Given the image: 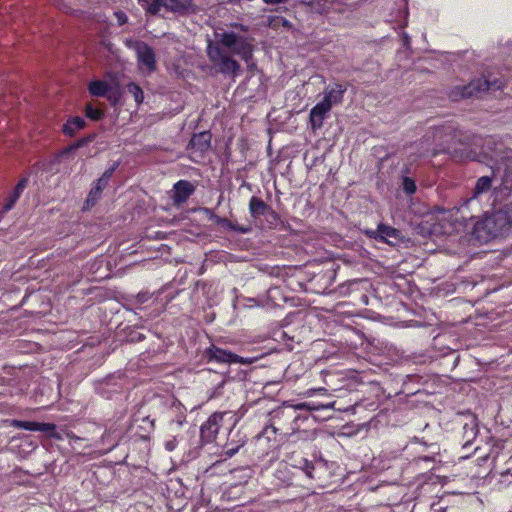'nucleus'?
<instances>
[{
  "label": "nucleus",
  "mask_w": 512,
  "mask_h": 512,
  "mask_svg": "<svg viewBox=\"0 0 512 512\" xmlns=\"http://www.w3.org/2000/svg\"><path fill=\"white\" fill-rule=\"evenodd\" d=\"M253 39L235 32H224L218 43L208 42L207 56L215 69L221 74L236 75L240 70V64L233 59L224 48L232 54L240 56L242 60L249 63L253 59Z\"/></svg>",
  "instance_id": "f257e3e1"
},
{
  "label": "nucleus",
  "mask_w": 512,
  "mask_h": 512,
  "mask_svg": "<svg viewBox=\"0 0 512 512\" xmlns=\"http://www.w3.org/2000/svg\"><path fill=\"white\" fill-rule=\"evenodd\" d=\"M349 394L354 396V398L350 397V402L353 401V404L346 407L341 406L338 403V400L332 401L330 399H326L323 401H305L298 405L284 404L283 406L273 409L269 415L273 420L274 425L276 424V427L279 430V435H291L300 429L301 423L307 420V417L302 416L299 413V410L305 409L308 411H319L324 409H336L339 411L352 410L353 413H356L361 404L358 402L356 394Z\"/></svg>",
  "instance_id": "f03ea898"
},
{
  "label": "nucleus",
  "mask_w": 512,
  "mask_h": 512,
  "mask_svg": "<svg viewBox=\"0 0 512 512\" xmlns=\"http://www.w3.org/2000/svg\"><path fill=\"white\" fill-rule=\"evenodd\" d=\"M477 137L476 134L462 132L452 124L435 127L432 130V139L435 146L431 150V156L448 154L454 162L477 161V147L471 143H465V138Z\"/></svg>",
  "instance_id": "7ed1b4c3"
},
{
  "label": "nucleus",
  "mask_w": 512,
  "mask_h": 512,
  "mask_svg": "<svg viewBox=\"0 0 512 512\" xmlns=\"http://www.w3.org/2000/svg\"><path fill=\"white\" fill-rule=\"evenodd\" d=\"M438 450L439 447L436 443L428 442L424 440V438L413 437L401 450L397 449L384 452L382 462H388L387 468L394 466L403 468L411 461H433V455L437 454ZM383 466H385V464H383Z\"/></svg>",
  "instance_id": "20e7f679"
},
{
  "label": "nucleus",
  "mask_w": 512,
  "mask_h": 512,
  "mask_svg": "<svg viewBox=\"0 0 512 512\" xmlns=\"http://www.w3.org/2000/svg\"><path fill=\"white\" fill-rule=\"evenodd\" d=\"M512 226L508 215L502 211L486 214L477 220L472 228L470 241L486 244L491 240L506 235Z\"/></svg>",
  "instance_id": "39448f33"
},
{
  "label": "nucleus",
  "mask_w": 512,
  "mask_h": 512,
  "mask_svg": "<svg viewBox=\"0 0 512 512\" xmlns=\"http://www.w3.org/2000/svg\"><path fill=\"white\" fill-rule=\"evenodd\" d=\"M503 87L504 83L500 79H494L491 81L485 78H477L466 85L453 87L449 92V97L452 101L473 97L478 98L487 91H496L502 89Z\"/></svg>",
  "instance_id": "423d86ee"
},
{
  "label": "nucleus",
  "mask_w": 512,
  "mask_h": 512,
  "mask_svg": "<svg viewBox=\"0 0 512 512\" xmlns=\"http://www.w3.org/2000/svg\"><path fill=\"white\" fill-rule=\"evenodd\" d=\"M337 469H339V465L334 461L322 458L314 459L309 469L306 470L305 479L314 487L325 488L334 482Z\"/></svg>",
  "instance_id": "0eeeda50"
},
{
  "label": "nucleus",
  "mask_w": 512,
  "mask_h": 512,
  "mask_svg": "<svg viewBox=\"0 0 512 512\" xmlns=\"http://www.w3.org/2000/svg\"><path fill=\"white\" fill-rule=\"evenodd\" d=\"M465 139L467 140L465 143H471L477 147V154H479L477 162L487 164L488 161H492L499 156V145L501 143L496 136L477 135V137H470Z\"/></svg>",
  "instance_id": "6e6552de"
},
{
  "label": "nucleus",
  "mask_w": 512,
  "mask_h": 512,
  "mask_svg": "<svg viewBox=\"0 0 512 512\" xmlns=\"http://www.w3.org/2000/svg\"><path fill=\"white\" fill-rule=\"evenodd\" d=\"M212 135L209 131H203L193 134L188 145L187 151L189 158L194 163H202L206 153L211 148Z\"/></svg>",
  "instance_id": "1a4fd4ad"
},
{
  "label": "nucleus",
  "mask_w": 512,
  "mask_h": 512,
  "mask_svg": "<svg viewBox=\"0 0 512 512\" xmlns=\"http://www.w3.org/2000/svg\"><path fill=\"white\" fill-rule=\"evenodd\" d=\"M203 357H204V359H206V361L208 363H211V362L218 363V364H232V363L246 364V363H249V361H247L243 357H241L229 350L218 347L214 344H211L208 348L205 349V351L203 352Z\"/></svg>",
  "instance_id": "9d476101"
},
{
  "label": "nucleus",
  "mask_w": 512,
  "mask_h": 512,
  "mask_svg": "<svg viewBox=\"0 0 512 512\" xmlns=\"http://www.w3.org/2000/svg\"><path fill=\"white\" fill-rule=\"evenodd\" d=\"M226 415L227 412H214L202 423L200 426V439L202 443H212L215 441Z\"/></svg>",
  "instance_id": "9b49d317"
},
{
  "label": "nucleus",
  "mask_w": 512,
  "mask_h": 512,
  "mask_svg": "<svg viewBox=\"0 0 512 512\" xmlns=\"http://www.w3.org/2000/svg\"><path fill=\"white\" fill-rule=\"evenodd\" d=\"M131 430L139 440H150L151 434L155 430L154 420L138 412L133 416Z\"/></svg>",
  "instance_id": "f8f14e48"
},
{
  "label": "nucleus",
  "mask_w": 512,
  "mask_h": 512,
  "mask_svg": "<svg viewBox=\"0 0 512 512\" xmlns=\"http://www.w3.org/2000/svg\"><path fill=\"white\" fill-rule=\"evenodd\" d=\"M299 477L291 470L288 465L280 464L272 475L271 489L280 490L281 488L298 485Z\"/></svg>",
  "instance_id": "ddd939ff"
},
{
  "label": "nucleus",
  "mask_w": 512,
  "mask_h": 512,
  "mask_svg": "<svg viewBox=\"0 0 512 512\" xmlns=\"http://www.w3.org/2000/svg\"><path fill=\"white\" fill-rule=\"evenodd\" d=\"M512 194V168H505L500 176V183L493 188V203L506 201Z\"/></svg>",
  "instance_id": "4468645a"
},
{
  "label": "nucleus",
  "mask_w": 512,
  "mask_h": 512,
  "mask_svg": "<svg viewBox=\"0 0 512 512\" xmlns=\"http://www.w3.org/2000/svg\"><path fill=\"white\" fill-rule=\"evenodd\" d=\"M312 460L307 459L300 450L291 451L284 462L285 465L293 470L298 477L306 476V470L309 469Z\"/></svg>",
  "instance_id": "2eb2a0df"
},
{
  "label": "nucleus",
  "mask_w": 512,
  "mask_h": 512,
  "mask_svg": "<svg viewBox=\"0 0 512 512\" xmlns=\"http://www.w3.org/2000/svg\"><path fill=\"white\" fill-rule=\"evenodd\" d=\"M138 64L144 66L149 72L156 70V56L152 47L145 42H140L136 46Z\"/></svg>",
  "instance_id": "dca6fc26"
},
{
  "label": "nucleus",
  "mask_w": 512,
  "mask_h": 512,
  "mask_svg": "<svg viewBox=\"0 0 512 512\" xmlns=\"http://www.w3.org/2000/svg\"><path fill=\"white\" fill-rule=\"evenodd\" d=\"M346 91L347 85L341 83L329 85L324 90V97L322 101L332 108L334 105H339L343 102Z\"/></svg>",
  "instance_id": "f3484780"
},
{
  "label": "nucleus",
  "mask_w": 512,
  "mask_h": 512,
  "mask_svg": "<svg viewBox=\"0 0 512 512\" xmlns=\"http://www.w3.org/2000/svg\"><path fill=\"white\" fill-rule=\"evenodd\" d=\"M496 176L495 170H492V176H482L479 177L475 183L473 192L471 197L468 198L469 204L477 205V201H480V197L483 194L488 193L489 191H493L492 184L493 178Z\"/></svg>",
  "instance_id": "a211bd4d"
},
{
  "label": "nucleus",
  "mask_w": 512,
  "mask_h": 512,
  "mask_svg": "<svg viewBox=\"0 0 512 512\" xmlns=\"http://www.w3.org/2000/svg\"><path fill=\"white\" fill-rule=\"evenodd\" d=\"M331 107L326 105L323 101L317 103L309 113V124L313 131L320 129L323 126L324 120L327 118Z\"/></svg>",
  "instance_id": "6ab92c4d"
},
{
  "label": "nucleus",
  "mask_w": 512,
  "mask_h": 512,
  "mask_svg": "<svg viewBox=\"0 0 512 512\" xmlns=\"http://www.w3.org/2000/svg\"><path fill=\"white\" fill-rule=\"evenodd\" d=\"M173 192L174 204L181 205L195 192V186L188 180H179L174 184Z\"/></svg>",
  "instance_id": "aec40b11"
},
{
  "label": "nucleus",
  "mask_w": 512,
  "mask_h": 512,
  "mask_svg": "<svg viewBox=\"0 0 512 512\" xmlns=\"http://www.w3.org/2000/svg\"><path fill=\"white\" fill-rule=\"evenodd\" d=\"M163 7L174 13H190L195 11L193 0H162Z\"/></svg>",
  "instance_id": "412c9836"
},
{
  "label": "nucleus",
  "mask_w": 512,
  "mask_h": 512,
  "mask_svg": "<svg viewBox=\"0 0 512 512\" xmlns=\"http://www.w3.org/2000/svg\"><path fill=\"white\" fill-rule=\"evenodd\" d=\"M28 182H29L28 177H22L18 181L13 192L5 199V203L3 205L4 212L10 211L15 206L16 202L19 200L23 191L26 189Z\"/></svg>",
  "instance_id": "4be33fe9"
},
{
  "label": "nucleus",
  "mask_w": 512,
  "mask_h": 512,
  "mask_svg": "<svg viewBox=\"0 0 512 512\" xmlns=\"http://www.w3.org/2000/svg\"><path fill=\"white\" fill-rule=\"evenodd\" d=\"M481 212L480 201H477V205L469 204L468 198L465 199L457 208L456 214L460 215V219L463 222L473 220L477 214Z\"/></svg>",
  "instance_id": "5701e85b"
},
{
  "label": "nucleus",
  "mask_w": 512,
  "mask_h": 512,
  "mask_svg": "<svg viewBox=\"0 0 512 512\" xmlns=\"http://www.w3.org/2000/svg\"><path fill=\"white\" fill-rule=\"evenodd\" d=\"M249 213L255 220L265 217L271 206L257 196H252L249 200Z\"/></svg>",
  "instance_id": "b1692460"
},
{
  "label": "nucleus",
  "mask_w": 512,
  "mask_h": 512,
  "mask_svg": "<svg viewBox=\"0 0 512 512\" xmlns=\"http://www.w3.org/2000/svg\"><path fill=\"white\" fill-rule=\"evenodd\" d=\"M85 126L86 122L82 117H69L62 126V132L66 136L73 137L77 131L83 129Z\"/></svg>",
  "instance_id": "393cba45"
},
{
  "label": "nucleus",
  "mask_w": 512,
  "mask_h": 512,
  "mask_svg": "<svg viewBox=\"0 0 512 512\" xmlns=\"http://www.w3.org/2000/svg\"><path fill=\"white\" fill-rule=\"evenodd\" d=\"M398 233V230L394 227L380 223L371 236L378 241L388 242L389 238H397Z\"/></svg>",
  "instance_id": "a878e982"
},
{
  "label": "nucleus",
  "mask_w": 512,
  "mask_h": 512,
  "mask_svg": "<svg viewBox=\"0 0 512 512\" xmlns=\"http://www.w3.org/2000/svg\"><path fill=\"white\" fill-rule=\"evenodd\" d=\"M110 85L103 80H92L88 83L87 89L93 97H104L110 90Z\"/></svg>",
  "instance_id": "bb28decb"
},
{
  "label": "nucleus",
  "mask_w": 512,
  "mask_h": 512,
  "mask_svg": "<svg viewBox=\"0 0 512 512\" xmlns=\"http://www.w3.org/2000/svg\"><path fill=\"white\" fill-rule=\"evenodd\" d=\"M215 222L218 225H220L226 229H229L231 231L241 233V234L249 233L252 230V227L250 225H248V226L239 225L237 223L232 222L231 220H229L227 218H223V217H219V216H215Z\"/></svg>",
  "instance_id": "cd10ccee"
},
{
  "label": "nucleus",
  "mask_w": 512,
  "mask_h": 512,
  "mask_svg": "<svg viewBox=\"0 0 512 512\" xmlns=\"http://www.w3.org/2000/svg\"><path fill=\"white\" fill-rule=\"evenodd\" d=\"M244 445V441L240 442H234V441H230V442H227L221 449V452L218 454V456L220 457V459L218 460L219 461H225L227 459H230L232 458L236 453H238V451L240 450L241 447H243Z\"/></svg>",
  "instance_id": "c85d7f7f"
},
{
  "label": "nucleus",
  "mask_w": 512,
  "mask_h": 512,
  "mask_svg": "<svg viewBox=\"0 0 512 512\" xmlns=\"http://www.w3.org/2000/svg\"><path fill=\"white\" fill-rule=\"evenodd\" d=\"M279 434V430L276 427V424L274 425L273 420L269 419V424L266 425L263 430L258 434L257 438L258 441L266 439L268 442L274 441L276 442V435Z\"/></svg>",
  "instance_id": "c756f323"
},
{
  "label": "nucleus",
  "mask_w": 512,
  "mask_h": 512,
  "mask_svg": "<svg viewBox=\"0 0 512 512\" xmlns=\"http://www.w3.org/2000/svg\"><path fill=\"white\" fill-rule=\"evenodd\" d=\"M216 385L212 389L207 390L209 399L218 398L223 394V389L226 384V379L222 374L214 373Z\"/></svg>",
  "instance_id": "7c9ffc66"
},
{
  "label": "nucleus",
  "mask_w": 512,
  "mask_h": 512,
  "mask_svg": "<svg viewBox=\"0 0 512 512\" xmlns=\"http://www.w3.org/2000/svg\"><path fill=\"white\" fill-rule=\"evenodd\" d=\"M102 192L103 186H93L85 201L84 209H89L94 206L101 197Z\"/></svg>",
  "instance_id": "2f4dec72"
},
{
  "label": "nucleus",
  "mask_w": 512,
  "mask_h": 512,
  "mask_svg": "<svg viewBox=\"0 0 512 512\" xmlns=\"http://www.w3.org/2000/svg\"><path fill=\"white\" fill-rule=\"evenodd\" d=\"M84 112L85 116L92 121H99L104 117V111L100 108L94 107L92 104H87Z\"/></svg>",
  "instance_id": "473e14b6"
},
{
  "label": "nucleus",
  "mask_w": 512,
  "mask_h": 512,
  "mask_svg": "<svg viewBox=\"0 0 512 512\" xmlns=\"http://www.w3.org/2000/svg\"><path fill=\"white\" fill-rule=\"evenodd\" d=\"M128 92L132 94L136 104L139 106L144 100V93L142 88L136 83H130L127 85Z\"/></svg>",
  "instance_id": "72a5a7b5"
},
{
  "label": "nucleus",
  "mask_w": 512,
  "mask_h": 512,
  "mask_svg": "<svg viewBox=\"0 0 512 512\" xmlns=\"http://www.w3.org/2000/svg\"><path fill=\"white\" fill-rule=\"evenodd\" d=\"M38 423L36 421H23V420H14L12 426L18 429H24L28 431H38Z\"/></svg>",
  "instance_id": "f704fd0d"
},
{
  "label": "nucleus",
  "mask_w": 512,
  "mask_h": 512,
  "mask_svg": "<svg viewBox=\"0 0 512 512\" xmlns=\"http://www.w3.org/2000/svg\"><path fill=\"white\" fill-rule=\"evenodd\" d=\"M265 220L269 228H276L280 223V216L271 207L265 216Z\"/></svg>",
  "instance_id": "c9c22d12"
},
{
  "label": "nucleus",
  "mask_w": 512,
  "mask_h": 512,
  "mask_svg": "<svg viewBox=\"0 0 512 512\" xmlns=\"http://www.w3.org/2000/svg\"><path fill=\"white\" fill-rule=\"evenodd\" d=\"M402 188L407 195L414 194L417 189L415 181L407 176L402 179Z\"/></svg>",
  "instance_id": "e433bc0d"
},
{
  "label": "nucleus",
  "mask_w": 512,
  "mask_h": 512,
  "mask_svg": "<svg viewBox=\"0 0 512 512\" xmlns=\"http://www.w3.org/2000/svg\"><path fill=\"white\" fill-rule=\"evenodd\" d=\"M104 97L107 98L111 106H116L120 102L121 92L119 89H112L110 87L108 94H106Z\"/></svg>",
  "instance_id": "4c0bfd02"
},
{
  "label": "nucleus",
  "mask_w": 512,
  "mask_h": 512,
  "mask_svg": "<svg viewBox=\"0 0 512 512\" xmlns=\"http://www.w3.org/2000/svg\"><path fill=\"white\" fill-rule=\"evenodd\" d=\"M119 163L118 162H115L112 166H110L109 168H107L102 176L100 177V182H103L104 185H107L109 180L111 179L113 173L115 172V170L117 169Z\"/></svg>",
  "instance_id": "58836bf2"
},
{
  "label": "nucleus",
  "mask_w": 512,
  "mask_h": 512,
  "mask_svg": "<svg viewBox=\"0 0 512 512\" xmlns=\"http://www.w3.org/2000/svg\"><path fill=\"white\" fill-rule=\"evenodd\" d=\"M94 138H95V135H93V134L82 137V138L78 139L77 141L73 142L74 148H76V150L79 148H82V147L86 146L88 143L92 142L94 140Z\"/></svg>",
  "instance_id": "ea45409f"
},
{
  "label": "nucleus",
  "mask_w": 512,
  "mask_h": 512,
  "mask_svg": "<svg viewBox=\"0 0 512 512\" xmlns=\"http://www.w3.org/2000/svg\"><path fill=\"white\" fill-rule=\"evenodd\" d=\"M56 429V425L53 423H38V431L46 433L48 436L53 430Z\"/></svg>",
  "instance_id": "a19ab883"
},
{
  "label": "nucleus",
  "mask_w": 512,
  "mask_h": 512,
  "mask_svg": "<svg viewBox=\"0 0 512 512\" xmlns=\"http://www.w3.org/2000/svg\"><path fill=\"white\" fill-rule=\"evenodd\" d=\"M161 7H163L162 0H155L149 5L148 11L151 14H157Z\"/></svg>",
  "instance_id": "79ce46f5"
},
{
  "label": "nucleus",
  "mask_w": 512,
  "mask_h": 512,
  "mask_svg": "<svg viewBox=\"0 0 512 512\" xmlns=\"http://www.w3.org/2000/svg\"><path fill=\"white\" fill-rule=\"evenodd\" d=\"M176 446H177L176 438H173V439L165 442V449L167 451H170V452L173 451L176 448Z\"/></svg>",
  "instance_id": "37998d69"
},
{
  "label": "nucleus",
  "mask_w": 512,
  "mask_h": 512,
  "mask_svg": "<svg viewBox=\"0 0 512 512\" xmlns=\"http://www.w3.org/2000/svg\"><path fill=\"white\" fill-rule=\"evenodd\" d=\"M66 438L70 443L80 441L82 438L78 437L74 432L69 431L66 433Z\"/></svg>",
  "instance_id": "c03bdc74"
},
{
  "label": "nucleus",
  "mask_w": 512,
  "mask_h": 512,
  "mask_svg": "<svg viewBox=\"0 0 512 512\" xmlns=\"http://www.w3.org/2000/svg\"><path fill=\"white\" fill-rule=\"evenodd\" d=\"M76 151V148H74V144H70L69 146L65 147L61 152L60 156L68 155L70 153H73Z\"/></svg>",
  "instance_id": "a18cd8bd"
},
{
  "label": "nucleus",
  "mask_w": 512,
  "mask_h": 512,
  "mask_svg": "<svg viewBox=\"0 0 512 512\" xmlns=\"http://www.w3.org/2000/svg\"><path fill=\"white\" fill-rule=\"evenodd\" d=\"M49 437H50V438H53V439H56V440H62V436L60 435V433H58V432L56 431V429H55V430H53V432H51V433L49 434Z\"/></svg>",
  "instance_id": "49530a36"
},
{
  "label": "nucleus",
  "mask_w": 512,
  "mask_h": 512,
  "mask_svg": "<svg viewBox=\"0 0 512 512\" xmlns=\"http://www.w3.org/2000/svg\"><path fill=\"white\" fill-rule=\"evenodd\" d=\"M266 4H280L285 2L286 0H263Z\"/></svg>",
  "instance_id": "de8ad7c7"
},
{
  "label": "nucleus",
  "mask_w": 512,
  "mask_h": 512,
  "mask_svg": "<svg viewBox=\"0 0 512 512\" xmlns=\"http://www.w3.org/2000/svg\"><path fill=\"white\" fill-rule=\"evenodd\" d=\"M281 21H282V25H283L284 27L290 26L289 21H287L286 19L281 18Z\"/></svg>",
  "instance_id": "09e8293b"
},
{
  "label": "nucleus",
  "mask_w": 512,
  "mask_h": 512,
  "mask_svg": "<svg viewBox=\"0 0 512 512\" xmlns=\"http://www.w3.org/2000/svg\"><path fill=\"white\" fill-rule=\"evenodd\" d=\"M339 392H340V395L338 396V398H342L344 396V394H346L347 390H344V389H339Z\"/></svg>",
  "instance_id": "8fccbe9b"
},
{
  "label": "nucleus",
  "mask_w": 512,
  "mask_h": 512,
  "mask_svg": "<svg viewBox=\"0 0 512 512\" xmlns=\"http://www.w3.org/2000/svg\"><path fill=\"white\" fill-rule=\"evenodd\" d=\"M103 186V189L106 187V185L103 184V182H100V178L97 180L95 186Z\"/></svg>",
  "instance_id": "3c124183"
},
{
  "label": "nucleus",
  "mask_w": 512,
  "mask_h": 512,
  "mask_svg": "<svg viewBox=\"0 0 512 512\" xmlns=\"http://www.w3.org/2000/svg\"><path fill=\"white\" fill-rule=\"evenodd\" d=\"M108 436H110V433H109V432H107V431H105V432L103 433V435H102V441H104V440H105V438H106V437H108Z\"/></svg>",
  "instance_id": "603ef678"
},
{
  "label": "nucleus",
  "mask_w": 512,
  "mask_h": 512,
  "mask_svg": "<svg viewBox=\"0 0 512 512\" xmlns=\"http://www.w3.org/2000/svg\"><path fill=\"white\" fill-rule=\"evenodd\" d=\"M316 391H318V392H322V391H326V389H325V388H319V389H317Z\"/></svg>",
  "instance_id": "864d4df0"
},
{
  "label": "nucleus",
  "mask_w": 512,
  "mask_h": 512,
  "mask_svg": "<svg viewBox=\"0 0 512 512\" xmlns=\"http://www.w3.org/2000/svg\"><path fill=\"white\" fill-rule=\"evenodd\" d=\"M116 444L117 442L115 441L113 444H111V447H115Z\"/></svg>",
  "instance_id": "5fc2aeb1"
}]
</instances>
